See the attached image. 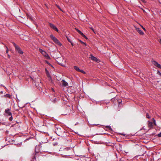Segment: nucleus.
<instances>
[{
  "mask_svg": "<svg viewBox=\"0 0 161 161\" xmlns=\"http://www.w3.org/2000/svg\"><path fill=\"white\" fill-rule=\"evenodd\" d=\"M4 115L6 116H11L9 118V120L11 121L13 120V117L12 116V113L10 112V108H6L4 111Z\"/></svg>",
  "mask_w": 161,
  "mask_h": 161,
  "instance_id": "obj_1",
  "label": "nucleus"
},
{
  "mask_svg": "<svg viewBox=\"0 0 161 161\" xmlns=\"http://www.w3.org/2000/svg\"><path fill=\"white\" fill-rule=\"evenodd\" d=\"M55 132L58 135L60 136L63 135L64 131L62 128L61 129L60 128H57L55 130Z\"/></svg>",
  "mask_w": 161,
  "mask_h": 161,
  "instance_id": "obj_2",
  "label": "nucleus"
},
{
  "mask_svg": "<svg viewBox=\"0 0 161 161\" xmlns=\"http://www.w3.org/2000/svg\"><path fill=\"white\" fill-rule=\"evenodd\" d=\"M13 45L15 47L16 51L18 52V53L20 54H22L23 52L20 48L14 42H12Z\"/></svg>",
  "mask_w": 161,
  "mask_h": 161,
  "instance_id": "obj_3",
  "label": "nucleus"
},
{
  "mask_svg": "<svg viewBox=\"0 0 161 161\" xmlns=\"http://www.w3.org/2000/svg\"><path fill=\"white\" fill-rule=\"evenodd\" d=\"M39 153L38 152H36V151L32 155V160L34 161H36V158H38L39 156Z\"/></svg>",
  "mask_w": 161,
  "mask_h": 161,
  "instance_id": "obj_4",
  "label": "nucleus"
},
{
  "mask_svg": "<svg viewBox=\"0 0 161 161\" xmlns=\"http://www.w3.org/2000/svg\"><path fill=\"white\" fill-rule=\"evenodd\" d=\"M49 25L50 26V27H51V28L53 29L55 31H56L57 32H58V28L56 27V26L53 24L49 23Z\"/></svg>",
  "mask_w": 161,
  "mask_h": 161,
  "instance_id": "obj_5",
  "label": "nucleus"
},
{
  "mask_svg": "<svg viewBox=\"0 0 161 161\" xmlns=\"http://www.w3.org/2000/svg\"><path fill=\"white\" fill-rule=\"evenodd\" d=\"M91 57H90L92 60L93 61H95L97 63H99L100 62V60L97 59L96 57L93 56L91 54L90 55Z\"/></svg>",
  "mask_w": 161,
  "mask_h": 161,
  "instance_id": "obj_6",
  "label": "nucleus"
},
{
  "mask_svg": "<svg viewBox=\"0 0 161 161\" xmlns=\"http://www.w3.org/2000/svg\"><path fill=\"white\" fill-rule=\"evenodd\" d=\"M76 31L78 32L82 36L84 37L87 40L88 39L87 37L84 35V34L80 30H79L78 29H76Z\"/></svg>",
  "mask_w": 161,
  "mask_h": 161,
  "instance_id": "obj_7",
  "label": "nucleus"
},
{
  "mask_svg": "<svg viewBox=\"0 0 161 161\" xmlns=\"http://www.w3.org/2000/svg\"><path fill=\"white\" fill-rule=\"evenodd\" d=\"M153 64L156 67L161 69V65L156 61H153Z\"/></svg>",
  "mask_w": 161,
  "mask_h": 161,
  "instance_id": "obj_8",
  "label": "nucleus"
},
{
  "mask_svg": "<svg viewBox=\"0 0 161 161\" xmlns=\"http://www.w3.org/2000/svg\"><path fill=\"white\" fill-rule=\"evenodd\" d=\"M62 83V86L64 87H66L68 86V83L65 81L64 80H62L61 81Z\"/></svg>",
  "mask_w": 161,
  "mask_h": 161,
  "instance_id": "obj_9",
  "label": "nucleus"
},
{
  "mask_svg": "<svg viewBox=\"0 0 161 161\" xmlns=\"http://www.w3.org/2000/svg\"><path fill=\"white\" fill-rule=\"evenodd\" d=\"M153 126V124L152 122L148 121V126L150 129H152Z\"/></svg>",
  "mask_w": 161,
  "mask_h": 161,
  "instance_id": "obj_10",
  "label": "nucleus"
},
{
  "mask_svg": "<svg viewBox=\"0 0 161 161\" xmlns=\"http://www.w3.org/2000/svg\"><path fill=\"white\" fill-rule=\"evenodd\" d=\"M136 30L140 35H143L144 34L143 32L142 31L140 30L139 28H137Z\"/></svg>",
  "mask_w": 161,
  "mask_h": 161,
  "instance_id": "obj_11",
  "label": "nucleus"
},
{
  "mask_svg": "<svg viewBox=\"0 0 161 161\" xmlns=\"http://www.w3.org/2000/svg\"><path fill=\"white\" fill-rule=\"evenodd\" d=\"M26 15H27V18L28 19H29L31 21H32L33 20V19L31 15H30V14H26Z\"/></svg>",
  "mask_w": 161,
  "mask_h": 161,
  "instance_id": "obj_12",
  "label": "nucleus"
},
{
  "mask_svg": "<svg viewBox=\"0 0 161 161\" xmlns=\"http://www.w3.org/2000/svg\"><path fill=\"white\" fill-rule=\"evenodd\" d=\"M42 54L45 57H46L47 58L49 57L48 54L46 53V52H45L44 51L42 53Z\"/></svg>",
  "mask_w": 161,
  "mask_h": 161,
  "instance_id": "obj_13",
  "label": "nucleus"
},
{
  "mask_svg": "<svg viewBox=\"0 0 161 161\" xmlns=\"http://www.w3.org/2000/svg\"><path fill=\"white\" fill-rule=\"evenodd\" d=\"M50 37L52 40H58L53 35H50Z\"/></svg>",
  "mask_w": 161,
  "mask_h": 161,
  "instance_id": "obj_14",
  "label": "nucleus"
},
{
  "mask_svg": "<svg viewBox=\"0 0 161 161\" xmlns=\"http://www.w3.org/2000/svg\"><path fill=\"white\" fill-rule=\"evenodd\" d=\"M74 68L76 71L79 72L80 69L78 67L75 66L74 67Z\"/></svg>",
  "mask_w": 161,
  "mask_h": 161,
  "instance_id": "obj_15",
  "label": "nucleus"
},
{
  "mask_svg": "<svg viewBox=\"0 0 161 161\" xmlns=\"http://www.w3.org/2000/svg\"><path fill=\"white\" fill-rule=\"evenodd\" d=\"M4 96L5 97H8L9 98H11V95L9 94H7L6 95H5Z\"/></svg>",
  "mask_w": 161,
  "mask_h": 161,
  "instance_id": "obj_16",
  "label": "nucleus"
},
{
  "mask_svg": "<svg viewBox=\"0 0 161 161\" xmlns=\"http://www.w3.org/2000/svg\"><path fill=\"white\" fill-rule=\"evenodd\" d=\"M46 70L47 72V76L48 77L51 78V76L50 75V74H49V72L47 71V70L46 69Z\"/></svg>",
  "mask_w": 161,
  "mask_h": 161,
  "instance_id": "obj_17",
  "label": "nucleus"
},
{
  "mask_svg": "<svg viewBox=\"0 0 161 161\" xmlns=\"http://www.w3.org/2000/svg\"><path fill=\"white\" fill-rule=\"evenodd\" d=\"M55 43L58 44L59 46H61L62 45L59 42V41H54Z\"/></svg>",
  "mask_w": 161,
  "mask_h": 161,
  "instance_id": "obj_18",
  "label": "nucleus"
},
{
  "mask_svg": "<svg viewBox=\"0 0 161 161\" xmlns=\"http://www.w3.org/2000/svg\"><path fill=\"white\" fill-rule=\"evenodd\" d=\"M116 101H117V102L119 104L120 103L122 102V100L121 99H118L116 98Z\"/></svg>",
  "mask_w": 161,
  "mask_h": 161,
  "instance_id": "obj_19",
  "label": "nucleus"
},
{
  "mask_svg": "<svg viewBox=\"0 0 161 161\" xmlns=\"http://www.w3.org/2000/svg\"><path fill=\"white\" fill-rule=\"evenodd\" d=\"M116 98H112V101H113L114 104H116V103L117 102V101H116Z\"/></svg>",
  "mask_w": 161,
  "mask_h": 161,
  "instance_id": "obj_20",
  "label": "nucleus"
},
{
  "mask_svg": "<svg viewBox=\"0 0 161 161\" xmlns=\"http://www.w3.org/2000/svg\"><path fill=\"white\" fill-rule=\"evenodd\" d=\"M146 116V117L147 118L150 119V116L149 115L148 113H147Z\"/></svg>",
  "mask_w": 161,
  "mask_h": 161,
  "instance_id": "obj_21",
  "label": "nucleus"
},
{
  "mask_svg": "<svg viewBox=\"0 0 161 161\" xmlns=\"http://www.w3.org/2000/svg\"><path fill=\"white\" fill-rule=\"evenodd\" d=\"M80 42L82 44L84 45L85 46H86V43L83 42L82 41H80Z\"/></svg>",
  "mask_w": 161,
  "mask_h": 161,
  "instance_id": "obj_22",
  "label": "nucleus"
},
{
  "mask_svg": "<svg viewBox=\"0 0 161 161\" xmlns=\"http://www.w3.org/2000/svg\"><path fill=\"white\" fill-rule=\"evenodd\" d=\"M79 72H81L83 74H85L86 72L84 70L80 69Z\"/></svg>",
  "mask_w": 161,
  "mask_h": 161,
  "instance_id": "obj_23",
  "label": "nucleus"
},
{
  "mask_svg": "<svg viewBox=\"0 0 161 161\" xmlns=\"http://www.w3.org/2000/svg\"><path fill=\"white\" fill-rule=\"evenodd\" d=\"M39 51L42 53L44 51L42 50V49L39 48Z\"/></svg>",
  "mask_w": 161,
  "mask_h": 161,
  "instance_id": "obj_24",
  "label": "nucleus"
},
{
  "mask_svg": "<svg viewBox=\"0 0 161 161\" xmlns=\"http://www.w3.org/2000/svg\"><path fill=\"white\" fill-rule=\"evenodd\" d=\"M106 127L110 130H112V129L111 127L109 126H106Z\"/></svg>",
  "mask_w": 161,
  "mask_h": 161,
  "instance_id": "obj_25",
  "label": "nucleus"
},
{
  "mask_svg": "<svg viewBox=\"0 0 161 161\" xmlns=\"http://www.w3.org/2000/svg\"><path fill=\"white\" fill-rule=\"evenodd\" d=\"M52 102L53 103H55L57 102V99L56 98H55L52 101Z\"/></svg>",
  "mask_w": 161,
  "mask_h": 161,
  "instance_id": "obj_26",
  "label": "nucleus"
},
{
  "mask_svg": "<svg viewBox=\"0 0 161 161\" xmlns=\"http://www.w3.org/2000/svg\"><path fill=\"white\" fill-rule=\"evenodd\" d=\"M56 6L58 8V9H59L61 11H63V10L61 9L60 8V7L59 5H56Z\"/></svg>",
  "mask_w": 161,
  "mask_h": 161,
  "instance_id": "obj_27",
  "label": "nucleus"
},
{
  "mask_svg": "<svg viewBox=\"0 0 161 161\" xmlns=\"http://www.w3.org/2000/svg\"><path fill=\"white\" fill-rule=\"evenodd\" d=\"M153 121V122L154 123V124L155 125H156V122H155V120L154 119V118H153L152 119Z\"/></svg>",
  "mask_w": 161,
  "mask_h": 161,
  "instance_id": "obj_28",
  "label": "nucleus"
},
{
  "mask_svg": "<svg viewBox=\"0 0 161 161\" xmlns=\"http://www.w3.org/2000/svg\"><path fill=\"white\" fill-rule=\"evenodd\" d=\"M158 136L159 137H161V132L160 133L158 134Z\"/></svg>",
  "mask_w": 161,
  "mask_h": 161,
  "instance_id": "obj_29",
  "label": "nucleus"
},
{
  "mask_svg": "<svg viewBox=\"0 0 161 161\" xmlns=\"http://www.w3.org/2000/svg\"><path fill=\"white\" fill-rule=\"evenodd\" d=\"M157 74L159 75H161V73L159 71H157Z\"/></svg>",
  "mask_w": 161,
  "mask_h": 161,
  "instance_id": "obj_30",
  "label": "nucleus"
},
{
  "mask_svg": "<svg viewBox=\"0 0 161 161\" xmlns=\"http://www.w3.org/2000/svg\"><path fill=\"white\" fill-rule=\"evenodd\" d=\"M46 63H47V64H48V65H50V66H51L52 67V65L51 64H50V63H49L47 61V62H46Z\"/></svg>",
  "mask_w": 161,
  "mask_h": 161,
  "instance_id": "obj_31",
  "label": "nucleus"
},
{
  "mask_svg": "<svg viewBox=\"0 0 161 161\" xmlns=\"http://www.w3.org/2000/svg\"><path fill=\"white\" fill-rule=\"evenodd\" d=\"M142 29L144 30V31H146V29L142 25H141Z\"/></svg>",
  "mask_w": 161,
  "mask_h": 161,
  "instance_id": "obj_32",
  "label": "nucleus"
},
{
  "mask_svg": "<svg viewBox=\"0 0 161 161\" xmlns=\"http://www.w3.org/2000/svg\"><path fill=\"white\" fill-rule=\"evenodd\" d=\"M141 9L142 10V11H143V12H144V13H145L146 12H145V11L144 9H143L142 8H141Z\"/></svg>",
  "mask_w": 161,
  "mask_h": 161,
  "instance_id": "obj_33",
  "label": "nucleus"
},
{
  "mask_svg": "<svg viewBox=\"0 0 161 161\" xmlns=\"http://www.w3.org/2000/svg\"><path fill=\"white\" fill-rule=\"evenodd\" d=\"M69 41V42L71 43L72 45L73 46V43L71 42V41Z\"/></svg>",
  "mask_w": 161,
  "mask_h": 161,
  "instance_id": "obj_34",
  "label": "nucleus"
},
{
  "mask_svg": "<svg viewBox=\"0 0 161 161\" xmlns=\"http://www.w3.org/2000/svg\"><path fill=\"white\" fill-rule=\"evenodd\" d=\"M121 135H123V136H125V134H123V133H121Z\"/></svg>",
  "mask_w": 161,
  "mask_h": 161,
  "instance_id": "obj_35",
  "label": "nucleus"
},
{
  "mask_svg": "<svg viewBox=\"0 0 161 161\" xmlns=\"http://www.w3.org/2000/svg\"><path fill=\"white\" fill-rule=\"evenodd\" d=\"M6 53H8V49H7V50L6 51Z\"/></svg>",
  "mask_w": 161,
  "mask_h": 161,
  "instance_id": "obj_36",
  "label": "nucleus"
},
{
  "mask_svg": "<svg viewBox=\"0 0 161 161\" xmlns=\"http://www.w3.org/2000/svg\"><path fill=\"white\" fill-rule=\"evenodd\" d=\"M141 1H142L143 2H144L145 0H141Z\"/></svg>",
  "mask_w": 161,
  "mask_h": 161,
  "instance_id": "obj_37",
  "label": "nucleus"
},
{
  "mask_svg": "<svg viewBox=\"0 0 161 161\" xmlns=\"http://www.w3.org/2000/svg\"><path fill=\"white\" fill-rule=\"evenodd\" d=\"M160 43L161 44V41H159Z\"/></svg>",
  "mask_w": 161,
  "mask_h": 161,
  "instance_id": "obj_38",
  "label": "nucleus"
},
{
  "mask_svg": "<svg viewBox=\"0 0 161 161\" xmlns=\"http://www.w3.org/2000/svg\"><path fill=\"white\" fill-rule=\"evenodd\" d=\"M52 90L53 91H54V89H53V88H52Z\"/></svg>",
  "mask_w": 161,
  "mask_h": 161,
  "instance_id": "obj_39",
  "label": "nucleus"
},
{
  "mask_svg": "<svg viewBox=\"0 0 161 161\" xmlns=\"http://www.w3.org/2000/svg\"><path fill=\"white\" fill-rule=\"evenodd\" d=\"M91 29L93 31H94L93 29V28H91Z\"/></svg>",
  "mask_w": 161,
  "mask_h": 161,
  "instance_id": "obj_40",
  "label": "nucleus"
},
{
  "mask_svg": "<svg viewBox=\"0 0 161 161\" xmlns=\"http://www.w3.org/2000/svg\"><path fill=\"white\" fill-rule=\"evenodd\" d=\"M67 39H68V41L69 40V39L68 38H67Z\"/></svg>",
  "mask_w": 161,
  "mask_h": 161,
  "instance_id": "obj_41",
  "label": "nucleus"
},
{
  "mask_svg": "<svg viewBox=\"0 0 161 161\" xmlns=\"http://www.w3.org/2000/svg\"><path fill=\"white\" fill-rule=\"evenodd\" d=\"M8 56L9 57H10V56L9 55H8Z\"/></svg>",
  "mask_w": 161,
  "mask_h": 161,
  "instance_id": "obj_42",
  "label": "nucleus"
},
{
  "mask_svg": "<svg viewBox=\"0 0 161 161\" xmlns=\"http://www.w3.org/2000/svg\"><path fill=\"white\" fill-rule=\"evenodd\" d=\"M68 149V148H65V149Z\"/></svg>",
  "mask_w": 161,
  "mask_h": 161,
  "instance_id": "obj_43",
  "label": "nucleus"
},
{
  "mask_svg": "<svg viewBox=\"0 0 161 161\" xmlns=\"http://www.w3.org/2000/svg\"><path fill=\"white\" fill-rule=\"evenodd\" d=\"M160 41H161V39L160 40Z\"/></svg>",
  "mask_w": 161,
  "mask_h": 161,
  "instance_id": "obj_44",
  "label": "nucleus"
}]
</instances>
